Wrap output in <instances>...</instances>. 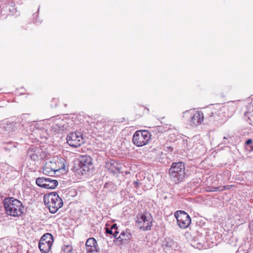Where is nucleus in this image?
I'll return each instance as SVG.
<instances>
[{
	"instance_id": "1",
	"label": "nucleus",
	"mask_w": 253,
	"mask_h": 253,
	"mask_svg": "<svg viewBox=\"0 0 253 253\" xmlns=\"http://www.w3.org/2000/svg\"><path fill=\"white\" fill-rule=\"evenodd\" d=\"M3 203L7 215L18 217L23 213L24 207L18 200L13 197L6 198L4 199Z\"/></svg>"
},
{
	"instance_id": "2",
	"label": "nucleus",
	"mask_w": 253,
	"mask_h": 253,
	"mask_svg": "<svg viewBox=\"0 0 253 253\" xmlns=\"http://www.w3.org/2000/svg\"><path fill=\"white\" fill-rule=\"evenodd\" d=\"M44 203L51 213H55L63 206V201L57 193L54 192L45 195Z\"/></svg>"
},
{
	"instance_id": "3",
	"label": "nucleus",
	"mask_w": 253,
	"mask_h": 253,
	"mask_svg": "<svg viewBox=\"0 0 253 253\" xmlns=\"http://www.w3.org/2000/svg\"><path fill=\"white\" fill-rule=\"evenodd\" d=\"M152 222L153 218L149 213L140 214L136 217V222L138 228L144 231L151 230Z\"/></svg>"
},
{
	"instance_id": "4",
	"label": "nucleus",
	"mask_w": 253,
	"mask_h": 253,
	"mask_svg": "<svg viewBox=\"0 0 253 253\" xmlns=\"http://www.w3.org/2000/svg\"><path fill=\"white\" fill-rule=\"evenodd\" d=\"M151 136L147 130H138L134 133L132 142L137 146H143L148 144L151 139Z\"/></svg>"
},
{
	"instance_id": "5",
	"label": "nucleus",
	"mask_w": 253,
	"mask_h": 253,
	"mask_svg": "<svg viewBox=\"0 0 253 253\" xmlns=\"http://www.w3.org/2000/svg\"><path fill=\"white\" fill-rule=\"evenodd\" d=\"M169 174L172 178L182 180L185 175L184 164L182 162L173 163L169 170Z\"/></svg>"
},
{
	"instance_id": "6",
	"label": "nucleus",
	"mask_w": 253,
	"mask_h": 253,
	"mask_svg": "<svg viewBox=\"0 0 253 253\" xmlns=\"http://www.w3.org/2000/svg\"><path fill=\"white\" fill-rule=\"evenodd\" d=\"M53 242V238L50 233H45L41 238L39 248L42 253H48Z\"/></svg>"
},
{
	"instance_id": "7",
	"label": "nucleus",
	"mask_w": 253,
	"mask_h": 253,
	"mask_svg": "<svg viewBox=\"0 0 253 253\" xmlns=\"http://www.w3.org/2000/svg\"><path fill=\"white\" fill-rule=\"evenodd\" d=\"M67 141L69 145L73 147L80 146L84 142V138L81 132L76 131L68 134Z\"/></svg>"
},
{
	"instance_id": "8",
	"label": "nucleus",
	"mask_w": 253,
	"mask_h": 253,
	"mask_svg": "<svg viewBox=\"0 0 253 253\" xmlns=\"http://www.w3.org/2000/svg\"><path fill=\"white\" fill-rule=\"evenodd\" d=\"M179 226L182 229L187 228L191 222L190 216L184 211H178L174 213Z\"/></svg>"
},
{
	"instance_id": "9",
	"label": "nucleus",
	"mask_w": 253,
	"mask_h": 253,
	"mask_svg": "<svg viewBox=\"0 0 253 253\" xmlns=\"http://www.w3.org/2000/svg\"><path fill=\"white\" fill-rule=\"evenodd\" d=\"M52 130L55 132H59L67 129L68 126L66 122L58 116L54 117L49 120Z\"/></svg>"
},
{
	"instance_id": "10",
	"label": "nucleus",
	"mask_w": 253,
	"mask_h": 253,
	"mask_svg": "<svg viewBox=\"0 0 253 253\" xmlns=\"http://www.w3.org/2000/svg\"><path fill=\"white\" fill-rule=\"evenodd\" d=\"M36 182L39 187L50 189L55 188L58 184V182L56 180L44 177L38 178L36 179Z\"/></svg>"
},
{
	"instance_id": "11",
	"label": "nucleus",
	"mask_w": 253,
	"mask_h": 253,
	"mask_svg": "<svg viewBox=\"0 0 253 253\" xmlns=\"http://www.w3.org/2000/svg\"><path fill=\"white\" fill-rule=\"evenodd\" d=\"M27 156L33 161L43 159L46 156V154L38 147H30L27 151Z\"/></svg>"
},
{
	"instance_id": "12",
	"label": "nucleus",
	"mask_w": 253,
	"mask_h": 253,
	"mask_svg": "<svg viewBox=\"0 0 253 253\" xmlns=\"http://www.w3.org/2000/svg\"><path fill=\"white\" fill-rule=\"evenodd\" d=\"M60 168L57 166L56 163L53 161H48L44 164L43 169V173L50 176H53L56 171H58Z\"/></svg>"
},
{
	"instance_id": "13",
	"label": "nucleus",
	"mask_w": 253,
	"mask_h": 253,
	"mask_svg": "<svg viewBox=\"0 0 253 253\" xmlns=\"http://www.w3.org/2000/svg\"><path fill=\"white\" fill-rule=\"evenodd\" d=\"M204 119L202 112L195 111L190 120V124L192 126H196L200 125Z\"/></svg>"
},
{
	"instance_id": "14",
	"label": "nucleus",
	"mask_w": 253,
	"mask_h": 253,
	"mask_svg": "<svg viewBox=\"0 0 253 253\" xmlns=\"http://www.w3.org/2000/svg\"><path fill=\"white\" fill-rule=\"evenodd\" d=\"M91 165V159L89 157L83 156L80 158L79 167L83 171H87Z\"/></svg>"
},
{
	"instance_id": "15",
	"label": "nucleus",
	"mask_w": 253,
	"mask_h": 253,
	"mask_svg": "<svg viewBox=\"0 0 253 253\" xmlns=\"http://www.w3.org/2000/svg\"><path fill=\"white\" fill-rule=\"evenodd\" d=\"M131 235L130 233L127 232L123 231L117 238V240L119 241H127L130 239Z\"/></svg>"
},
{
	"instance_id": "16",
	"label": "nucleus",
	"mask_w": 253,
	"mask_h": 253,
	"mask_svg": "<svg viewBox=\"0 0 253 253\" xmlns=\"http://www.w3.org/2000/svg\"><path fill=\"white\" fill-rule=\"evenodd\" d=\"M18 124L17 123H11L9 124H6L4 126V128L5 129L6 131H11L12 130H14L16 128ZM19 126V124H18Z\"/></svg>"
},
{
	"instance_id": "17",
	"label": "nucleus",
	"mask_w": 253,
	"mask_h": 253,
	"mask_svg": "<svg viewBox=\"0 0 253 253\" xmlns=\"http://www.w3.org/2000/svg\"><path fill=\"white\" fill-rule=\"evenodd\" d=\"M87 253H99V249L97 245H94L89 247H86Z\"/></svg>"
},
{
	"instance_id": "18",
	"label": "nucleus",
	"mask_w": 253,
	"mask_h": 253,
	"mask_svg": "<svg viewBox=\"0 0 253 253\" xmlns=\"http://www.w3.org/2000/svg\"><path fill=\"white\" fill-rule=\"evenodd\" d=\"M94 245H97V243L96 240L93 238H88L85 243L86 248L93 246Z\"/></svg>"
},
{
	"instance_id": "19",
	"label": "nucleus",
	"mask_w": 253,
	"mask_h": 253,
	"mask_svg": "<svg viewBox=\"0 0 253 253\" xmlns=\"http://www.w3.org/2000/svg\"><path fill=\"white\" fill-rule=\"evenodd\" d=\"M194 142L193 140H189L187 142V149H192L193 148L197 149V146L194 145Z\"/></svg>"
},
{
	"instance_id": "20",
	"label": "nucleus",
	"mask_w": 253,
	"mask_h": 253,
	"mask_svg": "<svg viewBox=\"0 0 253 253\" xmlns=\"http://www.w3.org/2000/svg\"><path fill=\"white\" fill-rule=\"evenodd\" d=\"M248 117L249 123L252 126H253V115L252 113H248L247 114Z\"/></svg>"
},
{
	"instance_id": "21",
	"label": "nucleus",
	"mask_w": 253,
	"mask_h": 253,
	"mask_svg": "<svg viewBox=\"0 0 253 253\" xmlns=\"http://www.w3.org/2000/svg\"><path fill=\"white\" fill-rule=\"evenodd\" d=\"M114 164V163L107 162L106 163V168L113 171Z\"/></svg>"
},
{
	"instance_id": "22",
	"label": "nucleus",
	"mask_w": 253,
	"mask_h": 253,
	"mask_svg": "<svg viewBox=\"0 0 253 253\" xmlns=\"http://www.w3.org/2000/svg\"><path fill=\"white\" fill-rule=\"evenodd\" d=\"M114 230L106 228V233L108 234L113 235Z\"/></svg>"
},
{
	"instance_id": "23",
	"label": "nucleus",
	"mask_w": 253,
	"mask_h": 253,
	"mask_svg": "<svg viewBox=\"0 0 253 253\" xmlns=\"http://www.w3.org/2000/svg\"><path fill=\"white\" fill-rule=\"evenodd\" d=\"M249 228H250L251 234L253 235V221L250 222Z\"/></svg>"
},
{
	"instance_id": "24",
	"label": "nucleus",
	"mask_w": 253,
	"mask_h": 253,
	"mask_svg": "<svg viewBox=\"0 0 253 253\" xmlns=\"http://www.w3.org/2000/svg\"><path fill=\"white\" fill-rule=\"evenodd\" d=\"M221 191V189H220L219 187H213L212 188L211 190V191Z\"/></svg>"
},
{
	"instance_id": "25",
	"label": "nucleus",
	"mask_w": 253,
	"mask_h": 253,
	"mask_svg": "<svg viewBox=\"0 0 253 253\" xmlns=\"http://www.w3.org/2000/svg\"><path fill=\"white\" fill-rule=\"evenodd\" d=\"M253 140L251 139H248L246 142L245 144L247 145H249L252 143Z\"/></svg>"
},
{
	"instance_id": "26",
	"label": "nucleus",
	"mask_w": 253,
	"mask_h": 253,
	"mask_svg": "<svg viewBox=\"0 0 253 253\" xmlns=\"http://www.w3.org/2000/svg\"><path fill=\"white\" fill-rule=\"evenodd\" d=\"M133 184L134 185V187L136 188H138V186H139V182H138L137 181H135L133 182Z\"/></svg>"
},
{
	"instance_id": "27",
	"label": "nucleus",
	"mask_w": 253,
	"mask_h": 253,
	"mask_svg": "<svg viewBox=\"0 0 253 253\" xmlns=\"http://www.w3.org/2000/svg\"><path fill=\"white\" fill-rule=\"evenodd\" d=\"M118 233H119L118 231H117V230H115L114 231L113 235L115 238H116L117 239V236Z\"/></svg>"
},
{
	"instance_id": "28",
	"label": "nucleus",
	"mask_w": 253,
	"mask_h": 253,
	"mask_svg": "<svg viewBox=\"0 0 253 253\" xmlns=\"http://www.w3.org/2000/svg\"><path fill=\"white\" fill-rule=\"evenodd\" d=\"M228 137H226V136H224L223 137V143L224 144H226L228 143V142H226V140L228 139Z\"/></svg>"
},
{
	"instance_id": "29",
	"label": "nucleus",
	"mask_w": 253,
	"mask_h": 253,
	"mask_svg": "<svg viewBox=\"0 0 253 253\" xmlns=\"http://www.w3.org/2000/svg\"><path fill=\"white\" fill-rule=\"evenodd\" d=\"M111 229H113L114 230H117V227L116 224H113L112 226Z\"/></svg>"
},
{
	"instance_id": "30",
	"label": "nucleus",
	"mask_w": 253,
	"mask_h": 253,
	"mask_svg": "<svg viewBox=\"0 0 253 253\" xmlns=\"http://www.w3.org/2000/svg\"><path fill=\"white\" fill-rule=\"evenodd\" d=\"M228 189H229V186H224L223 188L221 189V191H223L224 190Z\"/></svg>"
},
{
	"instance_id": "31",
	"label": "nucleus",
	"mask_w": 253,
	"mask_h": 253,
	"mask_svg": "<svg viewBox=\"0 0 253 253\" xmlns=\"http://www.w3.org/2000/svg\"><path fill=\"white\" fill-rule=\"evenodd\" d=\"M167 148L168 149H169L170 151L172 150V148H171V147H167Z\"/></svg>"
},
{
	"instance_id": "32",
	"label": "nucleus",
	"mask_w": 253,
	"mask_h": 253,
	"mask_svg": "<svg viewBox=\"0 0 253 253\" xmlns=\"http://www.w3.org/2000/svg\"><path fill=\"white\" fill-rule=\"evenodd\" d=\"M26 115V114H23V118H24Z\"/></svg>"
},
{
	"instance_id": "33",
	"label": "nucleus",
	"mask_w": 253,
	"mask_h": 253,
	"mask_svg": "<svg viewBox=\"0 0 253 253\" xmlns=\"http://www.w3.org/2000/svg\"><path fill=\"white\" fill-rule=\"evenodd\" d=\"M252 148H253V146H250Z\"/></svg>"
}]
</instances>
